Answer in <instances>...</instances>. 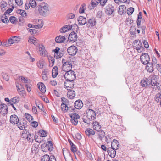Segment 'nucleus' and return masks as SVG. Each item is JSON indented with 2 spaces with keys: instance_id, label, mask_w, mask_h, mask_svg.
Masks as SVG:
<instances>
[{
  "instance_id": "nucleus-18",
  "label": "nucleus",
  "mask_w": 161,
  "mask_h": 161,
  "mask_svg": "<svg viewBox=\"0 0 161 161\" xmlns=\"http://www.w3.org/2000/svg\"><path fill=\"white\" fill-rule=\"evenodd\" d=\"M41 161H56L54 158H50L49 156L47 154L42 156L41 158Z\"/></svg>"
},
{
  "instance_id": "nucleus-46",
  "label": "nucleus",
  "mask_w": 161,
  "mask_h": 161,
  "mask_svg": "<svg viewBox=\"0 0 161 161\" xmlns=\"http://www.w3.org/2000/svg\"><path fill=\"white\" fill-rule=\"evenodd\" d=\"M48 59L49 61V62L50 63V61L51 62L52 64H51L50 63H49V66H50L52 67L54 63L55 62V59L54 58L51 57H49L48 58Z\"/></svg>"
},
{
  "instance_id": "nucleus-39",
  "label": "nucleus",
  "mask_w": 161,
  "mask_h": 161,
  "mask_svg": "<svg viewBox=\"0 0 161 161\" xmlns=\"http://www.w3.org/2000/svg\"><path fill=\"white\" fill-rule=\"evenodd\" d=\"M1 19L2 21L5 23H7L9 22L8 19L5 14H3L1 16Z\"/></svg>"
},
{
  "instance_id": "nucleus-23",
  "label": "nucleus",
  "mask_w": 161,
  "mask_h": 161,
  "mask_svg": "<svg viewBox=\"0 0 161 161\" xmlns=\"http://www.w3.org/2000/svg\"><path fill=\"white\" fill-rule=\"evenodd\" d=\"M140 83L142 86L146 87L150 84V82L149 80L148 79L144 78L141 80Z\"/></svg>"
},
{
  "instance_id": "nucleus-30",
  "label": "nucleus",
  "mask_w": 161,
  "mask_h": 161,
  "mask_svg": "<svg viewBox=\"0 0 161 161\" xmlns=\"http://www.w3.org/2000/svg\"><path fill=\"white\" fill-rule=\"evenodd\" d=\"M119 143L118 141L116 140H113L112 142L111 143V147L113 149H118V147L119 146Z\"/></svg>"
},
{
  "instance_id": "nucleus-56",
  "label": "nucleus",
  "mask_w": 161,
  "mask_h": 161,
  "mask_svg": "<svg viewBox=\"0 0 161 161\" xmlns=\"http://www.w3.org/2000/svg\"><path fill=\"white\" fill-rule=\"evenodd\" d=\"M143 43L144 44V47L146 48H148L149 47V45L147 41L144 40L143 41Z\"/></svg>"
},
{
  "instance_id": "nucleus-42",
  "label": "nucleus",
  "mask_w": 161,
  "mask_h": 161,
  "mask_svg": "<svg viewBox=\"0 0 161 161\" xmlns=\"http://www.w3.org/2000/svg\"><path fill=\"white\" fill-rule=\"evenodd\" d=\"M24 138L28 141L30 139V134L29 132L25 131L24 132Z\"/></svg>"
},
{
  "instance_id": "nucleus-16",
  "label": "nucleus",
  "mask_w": 161,
  "mask_h": 161,
  "mask_svg": "<svg viewBox=\"0 0 161 161\" xmlns=\"http://www.w3.org/2000/svg\"><path fill=\"white\" fill-rule=\"evenodd\" d=\"M37 86L40 91L43 93H44L46 91V88L44 84L42 82H39L37 84Z\"/></svg>"
},
{
  "instance_id": "nucleus-7",
  "label": "nucleus",
  "mask_w": 161,
  "mask_h": 161,
  "mask_svg": "<svg viewBox=\"0 0 161 161\" xmlns=\"http://www.w3.org/2000/svg\"><path fill=\"white\" fill-rule=\"evenodd\" d=\"M69 115L71 118V122L75 126L76 125L78 124V119L80 118V116L76 113L69 114Z\"/></svg>"
},
{
  "instance_id": "nucleus-53",
  "label": "nucleus",
  "mask_w": 161,
  "mask_h": 161,
  "mask_svg": "<svg viewBox=\"0 0 161 161\" xmlns=\"http://www.w3.org/2000/svg\"><path fill=\"white\" fill-rule=\"evenodd\" d=\"M25 117L26 119L29 122H30V114L28 113L25 114Z\"/></svg>"
},
{
  "instance_id": "nucleus-8",
  "label": "nucleus",
  "mask_w": 161,
  "mask_h": 161,
  "mask_svg": "<svg viewBox=\"0 0 161 161\" xmlns=\"http://www.w3.org/2000/svg\"><path fill=\"white\" fill-rule=\"evenodd\" d=\"M77 48L75 46H71L67 49L68 53L69 54L72 56H73L76 55L77 52Z\"/></svg>"
},
{
  "instance_id": "nucleus-44",
  "label": "nucleus",
  "mask_w": 161,
  "mask_h": 161,
  "mask_svg": "<svg viewBox=\"0 0 161 161\" xmlns=\"http://www.w3.org/2000/svg\"><path fill=\"white\" fill-rule=\"evenodd\" d=\"M86 5L85 3H83L82 4L79 9V12L80 13H84L85 10L86 8Z\"/></svg>"
},
{
  "instance_id": "nucleus-28",
  "label": "nucleus",
  "mask_w": 161,
  "mask_h": 161,
  "mask_svg": "<svg viewBox=\"0 0 161 161\" xmlns=\"http://www.w3.org/2000/svg\"><path fill=\"white\" fill-rule=\"evenodd\" d=\"M68 104L62 103L61 105L62 110L64 112H67L69 111V106Z\"/></svg>"
},
{
  "instance_id": "nucleus-20",
  "label": "nucleus",
  "mask_w": 161,
  "mask_h": 161,
  "mask_svg": "<svg viewBox=\"0 0 161 161\" xmlns=\"http://www.w3.org/2000/svg\"><path fill=\"white\" fill-rule=\"evenodd\" d=\"M59 50L60 48L58 47H57L55 49L53 50V51H54L55 53L54 57L56 59L59 58L63 55V53H61L59 55H58V53L59 52Z\"/></svg>"
},
{
  "instance_id": "nucleus-22",
  "label": "nucleus",
  "mask_w": 161,
  "mask_h": 161,
  "mask_svg": "<svg viewBox=\"0 0 161 161\" xmlns=\"http://www.w3.org/2000/svg\"><path fill=\"white\" fill-rule=\"evenodd\" d=\"M126 8L125 6L124 5L120 6L119 7V9L118 10V12L120 15L124 14L126 13Z\"/></svg>"
},
{
  "instance_id": "nucleus-6",
  "label": "nucleus",
  "mask_w": 161,
  "mask_h": 161,
  "mask_svg": "<svg viewBox=\"0 0 161 161\" xmlns=\"http://www.w3.org/2000/svg\"><path fill=\"white\" fill-rule=\"evenodd\" d=\"M71 62V60H70L66 61V62H64L62 67L63 70L65 72L71 70L72 68Z\"/></svg>"
},
{
  "instance_id": "nucleus-47",
  "label": "nucleus",
  "mask_w": 161,
  "mask_h": 161,
  "mask_svg": "<svg viewBox=\"0 0 161 161\" xmlns=\"http://www.w3.org/2000/svg\"><path fill=\"white\" fill-rule=\"evenodd\" d=\"M134 9L133 8L130 7L128 8L127 10V13L128 15H131L134 12Z\"/></svg>"
},
{
  "instance_id": "nucleus-55",
  "label": "nucleus",
  "mask_w": 161,
  "mask_h": 161,
  "mask_svg": "<svg viewBox=\"0 0 161 161\" xmlns=\"http://www.w3.org/2000/svg\"><path fill=\"white\" fill-rule=\"evenodd\" d=\"M75 17V15L73 13L69 14L67 16V18L68 19H73Z\"/></svg>"
},
{
  "instance_id": "nucleus-50",
  "label": "nucleus",
  "mask_w": 161,
  "mask_h": 161,
  "mask_svg": "<svg viewBox=\"0 0 161 161\" xmlns=\"http://www.w3.org/2000/svg\"><path fill=\"white\" fill-rule=\"evenodd\" d=\"M17 125L18 126V127L21 130H24L25 128V125L24 124V123L23 124L19 123V124H17Z\"/></svg>"
},
{
  "instance_id": "nucleus-48",
  "label": "nucleus",
  "mask_w": 161,
  "mask_h": 161,
  "mask_svg": "<svg viewBox=\"0 0 161 161\" xmlns=\"http://www.w3.org/2000/svg\"><path fill=\"white\" fill-rule=\"evenodd\" d=\"M67 27L65 25L63 26V27L61 28L60 30V31L62 33H65L68 31V29H66Z\"/></svg>"
},
{
  "instance_id": "nucleus-36",
  "label": "nucleus",
  "mask_w": 161,
  "mask_h": 161,
  "mask_svg": "<svg viewBox=\"0 0 161 161\" xmlns=\"http://www.w3.org/2000/svg\"><path fill=\"white\" fill-rule=\"evenodd\" d=\"M31 44L32 43L35 46H38L39 45V41L33 36H31Z\"/></svg>"
},
{
  "instance_id": "nucleus-51",
  "label": "nucleus",
  "mask_w": 161,
  "mask_h": 161,
  "mask_svg": "<svg viewBox=\"0 0 161 161\" xmlns=\"http://www.w3.org/2000/svg\"><path fill=\"white\" fill-rule=\"evenodd\" d=\"M37 6V3L35 0H31V7H35Z\"/></svg>"
},
{
  "instance_id": "nucleus-57",
  "label": "nucleus",
  "mask_w": 161,
  "mask_h": 161,
  "mask_svg": "<svg viewBox=\"0 0 161 161\" xmlns=\"http://www.w3.org/2000/svg\"><path fill=\"white\" fill-rule=\"evenodd\" d=\"M12 7L13 8H10L7 9L6 11L4 14H5V15H6V14H9L11 12L14 8V6H13Z\"/></svg>"
},
{
  "instance_id": "nucleus-43",
  "label": "nucleus",
  "mask_w": 161,
  "mask_h": 161,
  "mask_svg": "<svg viewBox=\"0 0 161 161\" xmlns=\"http://www.w3.org/2000/svg\"><path fill=\"white\" fill-rule=\"evenodd\" d=\"M19 101V98L17 97H15L10 99V102L14 104L18 103Z\"/></svg>"
},
{
  "instance_id": "nucleus-41",
  "label": "nucleus",
  "mask_w": 161,
  "mask_h": 161,
  "mask_svg": "<svg viewBox=\"0 0 161 161\" xmlns=\"http://www.w3.org/2000/svg\"><path fill=\"white\" fill-rule=\"evenodd\" d=\"M44 61L43 59H41L37 62V65L40 69H42L44 65Z\"/></svg>"
},
{
  "instance_id": "nucleus-49",
  "label": "nucleus",
  "mask_w": 161,
  "mask_h": 161,
  "mask_svg": "<svg viewBox=\"0 0 161 161\" xmlns=\"http://www.w3.org/2000/svg\"><path fill=\"white\" fill-rule=\"evenodd\" d=\"M10 21L13 24H14L16 22V19L14 16H11L9 18Z\"/></svg>"
},
{
  "instance_id": "nucleus-13",
  "label": "nucleus",
  "mask_w": 161,
  "mask_h": 161,
  "mask_svg": "<svg viewBox=\"0 0 161 161\" xmlns=\"http://www.w3.org/2000/svg\"><path fill=\"white\" fill-rule=\"evenodd\" d=\"M83 105L82 101L80 99L76 100L74 103V106L76 109H80Z\"/></svg>"
},
{
  "instance_id": "nucleus-27",
  "label": "nucleus",
  "mask_w": 161,
  "mask_h": 161,
  "mask_svg": "<svg viewBox=\"0 0 161 161\" xmlns=\"http://www.w3.org/2000/svg\"><path fill=\"white\" fill-rule=\"evenodd\" d=\"M92 124L94 130L97 131L101 130V126L100 125L99 123L96 121L93 122Z\"/></svg>"
},
{
  "instance_id": "nucleus-58",
  "label": "nucleus",
  "mask_w": 161,
  "mask_h": 161,
  "mask_svg": "<svg viewBox=\"0 0 161 161\" xmlns=\"http://www.w3.org/2000/svg\"><path fill=\"white\" fill-rule=\"evenodd\" d=\"M7 5V3L6 2L2 1L1 2L0 7L1 8H4Z\"/></svg>"
},
{
  "instance_id": "nucleus-59",
  "label": "nucleus",
  "mask_w": 161,
  "mask_h": 161,
  "mask_svg": "<svg viewBox=\"0 0 161 161\" xmlns=\"http://www.w3.org/2000/svg\"><path fill=\"white\" fill-rule=\"evenodd\" d=\"M108 0H100L99 3L103 7L104 6Z\"/></svg>"
},
{
  "instance_id": "nucleus-40",
  "label": "nucleus",
  "mask_w": 161,
  "mask_h": 161,
  "mask_svg": "<svg viewBox=\"0 0 161 161\" xmlns=\"http://www.w3.org/2000/svg\"><path fill=\"white\" fill-rule=\"evenodd\" d=\"M31 126H32L33 128H36L37 127L38 125V123L37 122L35 121H33L34 119L33 117L31 116Z\"/></svg>"
},
{
  "instance_id": "nucleus-2",
  "label": "nucleus",
  "mask_w": 161,
  "mask_h": 161,
  "mask_svg": "<svg viewBox=\"0 0 161 161\" xmlns=\"http://www.w3.org/2000/svg\"><path fill=\"white\" fill-rule=\"evenodd\" d=\"M38 11L42 15L46 16L48 14L49 12L48 5L46 3H41L38 6Z\"/></svg>"
},
{
  "instance_id": "nucleus-37",
  "label": "nucleus",
  "mask_w": 161,
  "mask_h": 161,
  "mask_svg": "<svg viewBox=\"0 0 161 161\" xmlns=\"http://www.w3.org/2000/svg\"><path fill=\"white\" fill-rule=\"evenodd\" d=\"M155 101L157 103H159L161 100V92L156 93L154 97Z\"/></svg>"
},
{
  "instance_id": "nucleus-54",
  "label": "nucleus",
  "mask_w": 161,
  "mask_h": 161,
  "mask_svg": "<svg viewBox=\"0 0 161 161\" xmlns=\"http://www.w3.org/2000/svg\"><path fill=\"white\" fill-rule=\"evenodd\" d=\"M69 110L72 112H75L76 111V108L75 106H69Z\"/></svg>"
},
{
  "instance_id": "nucleus-15",
  "label": "nucleus",
  "mask_w": 161,
  "mask_h": 161,
  "mask_svg": "<svg viewBox=\"0 0 161 161\" xmlns=\"http://www.w3.org/2000/svg\"><path fill=\"white\" fill-rule=\"evenodd\" d=\"M156 76L155 75H153L149 76L150 80L151 79V82H150V84L151 85V88L153 89V87L154 86H155L157 84V79L156 78Z\"/></svg>"
},
{
  "instance_id": "nucleus-62",
  "label": "nucleus",
  "mask_w": 161,
  "mask_h": 161,
  "mask_svg": "<svg viewBox=\"0 0 161 161\" xmlns=\"http://www.w3.org/2000/svg\"><path fill=\"white\" fill-rule=\"evenodd\" d=\"M3 79L6 81H8L9 79V76L7 74H5L3 75Z\"/></svg>"
},
{
  "instance_id": "nucleus-24",
  "label": "nucleus",
  "mask_w": 161,
  "mask_h": 161,
  "mask_svg": "<svg viewBox=\"0 0 161 161\" xmlns=\"http://www.w3.org/2000/svg\"><path fill=\"white\" fill-rule=\"evenodd\" d=\"M96 21L95 18H92L88 20L87 25L89 27H92L95 25Z\"/></svg>"
},
{
  "instance_id": "nucleus-12",
  "label": "nucleus",
  "mask_w": 161,
  "mask_h": 161,
  "mask_svg": "<svg viewBox=\"0 0 161 161\" xmlns=\"http://www.w3.org/2000/svg\"><path fill=\"white\" fill-rule=\"evenodd\" d=\"M19 119L18 116L15 114L11 115L10 117V121L13 124H17L19 123Z\"/></svg>"
},
{
  "instance_id": "nucleus-11",
  "label": "nucleus",
  "mask_w": 161,
  "mask_h": 161,
  "mask_svg": "<svg viewBox=\"0 0 161 161\" xmlns=\"http://www.w3.org/2000/svg\"><path fill=\"white\" fill-rule=\"evenodd\" d=\"M114 10V6L111 5H108L106 7V13L108 15H111L113 13Z\"/></svg>"
},
{
  "instance_id": "nucleus-29",
  "label": "nucleus",
  "mask_w": 161,
  "mask_h": 161,
  "mask_svg": "<svg viewBox=\"0 0 161 161\" xmlns=\"http://www.w3.org/2000/svg\"><path fill=\"white\" fill-rule=\"evenodd\" d=\"M65 40V37L63 36H57L56 37L55 39L56 42L58 43L63 42Z\"/></svg>"
},
{
  "instance_id": "nucleus-19",
  "label": "nucleus",
  "mask_w": 161,
  "mask_h": 161,
  "mask_svg": "<svg viewBox=\"0 0 161 161\" xmlns=\"http://www.w3.org/2000/svg\"><path fill=\"white\" fill-rule=\"evenodd\" d=\"M97 134L98 136V139L101 141H102L103 138L105 136V132L101 130L97 131Z\"/></svg>"
},
{
  "instance_id": "nucleus-33",
  "label": "nucleus",
  "mask_w": 161,
  "mask_h": 161,
  "mask_svg": "<svg viewBox=\"0 0 161 161\" xmlns=\"http://www.w3.org/2000/svg\"><path fill=\"white\" fill-rule=\"evenodd\" d=\"M39 49L40 51H41V54L42 56H46L47 55V53L43 45H41V46L39 47Z\"/></svg>"
},
{
  "instance_id": "nucleus-25",
  "label": "nucleus",
  "mask_w": 161,
  "mask_h": 161,
  "mask_svg": "<svg viewBox=\"0 0 161 161\" xmlns=\"http://www.w3.org/2000/svg\"><path fill=\"white\" fill-rule=\"evenodd\" d=\"M16 86L17 88V91L19 92H21L22 94L25 93V91L23 88V86L19 82H16Z\"/></svg>"
},
{
  "instance_id": "nucleus-63",
  "label": "nucleus",
  "mask_w": 161,
  "mask_h": 161,
  "mask_svg": "<svg viewBox=\"0 0 161 161\" xmlns=\"http://www.w3.org/2000/svg\"><path fill=\"white\" fill-rule=\"evenodd\" d=\"M16 3L19 6H21L23 4L22 0H15Z\"/></svg>"
},
{
  "instance_id": "nucleus-31",
  "label": "nucleus",
  "mask_w": 161,
  "mask_h": 161,
  "mask_svg": "<svg viewBox=\"0 0 161 161\" xmlns=\"http://www.w3.org/2000/svg\"><path fill=\"white\" fill-rule=\"evenodd\" d=\"M98 3L95 0H92L91 2L90 5H89L88 8L89 9L92 10L94 9L98 4Z\"/></svg>"
},
{
  "instance_id": "nucleus-34",
  "label": "nucleus",
  "mask_w": 161,
  "mask_h": 161,
  "mask_svg": "<svg viewBox=\"0 0 161 161\" xmlns=\"http://www.w3.org/2000/svg\"><path fill=\"white\" fill-rule=\"evenodd\" d=\"M85 133L86 135L88 136L94 135L95 133V131L93 130L90 128L86 129L85 131Z\"/></svg>"
},
{
  "instance_id": "nucleus-3",
  "label": "nucleus",
  "mask_w": 161,
  "mask_h": 161,
  "mask_svg": "<svg viewBox=\"0 0 161 161\" xmlns=\"http://www.w3.org/2000/svg\"><path fill=\"white\" fill-rule=\"evenodd\" d=\"M42 150L45 152H47L48 150L51 151L53 149V146L52 142L51 141L48 142V143H44L41 145Z\"/></svg>"
},
{
  "instance_id": "nucleus-26",
  "label": "nucleus",
  "mask_w": 161,
  "mask_h": 161,
  "mask_svg": "<svg viewBox=\"0 0 161 161\" xmlns=\"http://www.w3.org/2000/svg\"><path fill=\"white\" fill-rule=\"evenodd\" d=\"M67 95L70 99H73L75 96V92L73 90H69L67 92Z\"/></svg>"
},
{
  "instance_id": "nucleus-10",
  "label": "nucleus",
  "mask_w": 161,
  "mask_h": 161,
  "mask_svg": "<svg viewBox=\"0 0 161 161\" xmlns=\"http://www.w3.org/2000/svg\"><path fill=\"white\" fill-rule=\"evenodd\" d=\"M77 38L76 33L74 31L71 32L69 35L68 39L70 42H74L76 41Z\"/></svg>"
},
{
  "instance_id": "nucleus-4",
  "label": "nucleus",
  "mask_w": 161,
  "mask_h": 161,
  "mask_svg": "<svg viewBox=\"0 0 161 161\" xmlns=\"http://www.w3.org/2000/svg\"><path fill=\"white\" fill-rule=\"evenodd\" d=\"M86 115L87 118L91 121L94 120L96 117L95 112L92 109H88L86 111Z\"/></svg>"
},
{
  "instance_id": "nucleus-60",
  "label": "nucleus",
  "mask_w": 161,
  "mask_h": 161,
  "mask_svg": "<svg viewBox=\"0 0 161 161\" xmlns=\"http://www.w3.org/2000/svg\"><path fill=\"white\" fill-rule=\"evenodd\" d=\"M20 79V80H21L22 81H23L24 82V83H28V81H29V80H27V78H25V77L23 76H20L19 77Z\"/></svg>"
},
{
  "instance_id": "nucleus-14",
  "label": "nucleus",
  "mask_w": 161,
  "mask_h": 161,
  "mask_svg": "<svg viewBox=\"0 0 161 161\" xmlns=\"http://www.w3.org/2000/svg\"><path fill=\"white\" fill-rule=\"evenodd\" d=\"M142 43L141 42L138 40H135L133 43V45L134 46V48L136 49L137 51L140 49L142 47Z\"/></svg>"
},
{
  "instance_id": "nucleus-35",
  "label": "nucleus",
  "mask_w": 161,
  "mask_h": 161,
  "mask_svg": "<svg viewBox=\"0 0 161 161\" xmlns=\"http://www.w3.org/2000/svg\"><path fill=\"white\" fill-rule=\"evenodd\" d=\"M58 74V68L57 66H55L52 69V76L55 78Z\"/></svg>"
},
{
  "instance_id": "nucleus-1",
  "label": "nucleus",
  "mask_w": 161,
  "mask_h": 161,
  "mask_svg": "<svg viewBox=\"0 0 161 161\" xmlns=\"http://www.w3.org/2000/svg\"><path fill=\"white\" fill-rule=\"evenodd\" d=\"M66 72L64 75L66 81L64 83V86L65 88H72L74 86L73 81L76 78L75 72L72 70Z\"/></svg>"
},
{
  "instance_id": "nucleus-21",
  "label": "nucleus",
  "mask_w": 161,
  "mask_h": 161,
  "mask_svg": "<svg viewBox=\"0 0 161 161\" xmlns=\"http://www.w3.org/2000/svg\"><path fill=\"white\" fill-rule=\"evenodd\" d=\"M78 24L80 25H83L86 23V19L82 16H80L78 19Z\"/></svg>"
},
{
  "instance_id": "nucleus-32",
  "label": "nucleus",
  "mask_w": 161,
  "mask_h": 161,
  "mask_svg": "<svg viewBox=\"0 0 161 161\" xmlns=\"http://www.w3.org/2000/svg\"><path fill=\"white\" fill-rule=\"evenodd\" d=\"M146 66V69L148 72L152 73L153 70V67L152 63H148Z\"/></svg>"
},
{
  "instance_id": "nucleus-52",
  "label": "nucleus",
  "mask_w": 161,
  "mask_h": 161,
  "mask_svg": "<svg viewBox=\"0 0 161 161\" xmlns=\"http://www.w3.org/2000/svg\"><path fill=\"white\" fill-rule=\"evenodd\" d=\"M12 38L13 39V41L14 42V43L19 42L20 39V37L19 36H12Z\"/></svg>"
},
{
  "instance_id": "nucleus-38",
  "label": "nucleus",
  "mask_w": 161,
  "mask_h": 161,
  "mask_svg": "<svg viewBox=\"0 0 161 161\" xmlns=\"http://www.w3.org/2000/svg\"><path fill=\"white\" fill-rule=\"evenodd\" d=\"M39 131V135L40 136L45 137L47 136V132L46 131L42 129L40 130Z\"/></svg>"
},
{
  "instance_id": "nucleus-9",
  "label": "nucleus",
  "mask_w": 161,
  "mask_h": 161,
  "mask_svg": "<svg viewBox=\"0 0 161 161\" xmlns=\"http://www.w3.org/2000/svg\"><path fill=\"white\" fill-rule=\"evenodd\" d=\"M8 108L7 106L4 104H1L0 105V113L3 116L7 114Z\"/></svg>"
},
{
  "instance_id": "nucleus-17",
  "label": "nucleus",
  "mask_w": 161,
  "mask_h": 161,
  "mask_svg": "<svg viewBox=\"0 0 161 161\" xmlns=\"http://www.w3.org/2000/svg\"><path fill=\"white\" fill-rule=\"evenodd\" d=\"M116 149H114L111 147H109L107 149V152L109 156L112 158H114L116 155Z\"/></svg>"
},
{
  "instance_id": "nucleus-61",
  "label": "nucleus",
  "mask_w": 161,
  "mask_h": 161,
  "mask_svg": "<svg viewBox=\"0 0 161 161\" xmlns=\"http://www.w3.org/2000/svg\"><path fill=\"white\" fill-rule=\"evenodd\" d=\"M17 13L22 16H24L25 14H26V13L24 10L21 9L18 10Z\"/></svg>"
},
{
  "instance_id": "nucleus-64",
  "label": "nucleus",
  "mask_w": 161,
  "mask_h": 161,
  "mask_svg": "<svg viewBox=\"0 0 161 161\" xmlns=\"http://www.w3.org/2000/svg\"><path fill=\"white\" fill-rule=\"evenodd\" d=\"M32 113L35 115H36L37 114V110L36 107H32Z\"/></svg>"
},
{
  "instance_id": "nucleus-45",
  "label": "nucleus",
  "mask_w": 161,
  "mask_h": 161,
  "mask_svg": "<svg viewBox=\"0 0 161 161\" xmlns=\"http://www.w3.org/2000/svg\"><path fill=\"white\" fill-rule=\"evenodd\" d=\"M43 26V24L42 23L40 24H38L37 25H34L33 24H31V28H34L35 29H39L42 27Z\"/></svg>"
},
{
  "instance_id": "nucleus-5",
  "label": "nucleus",
  "mask_w": 161,
  "mask_h": 161,
  "mask_svg": "<svg viewBox=\"0 0 161 161\" xmlns=\"http://www.w3.org/2000/svg\"><path fill=\"white\" fill-rule=\"evenodd\" d=\"M140 59L143 64L146 65L149 62L150 57L148 54L142 53L140 56Z\"/></svg>"
}]
</instances>
